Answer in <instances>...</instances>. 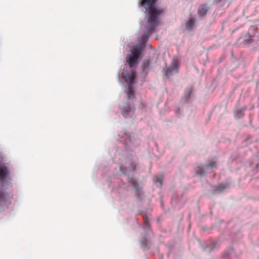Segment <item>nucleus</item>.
<instances>
[{"label": "nucleus", "instance_id": "nucleus-19", "mask_svg": "<svg viewBox=\"0 0 259 259\" xmlns=\"http://www.w3.org/2000/svg\"><path fill=\"white\" fill-rule=\"evenodd\" d=\"M135 166H134L133 167V170H135Z\"/></svg>", "mask_w": 259, "mask_h": 259}, {"label": "nucleus", "instance_id": "nucleus-12", "mask_svg": "<svg viewBox=\"0 0 259 259\" xmlns=\"http://www.w3.org/2000/svg\"><path fill=\"white\" fill-rule=\"evenodd\" d=\"M141 53V50L140 49L136 48L132 50V54L133 57H135L138 59L139 56Z\"/></svg>", "mask_w": 259, "mask_h": 259}, {"label": "nucleus", "instance_id": "nucleus-17", "mask_svg": "<svg viewBox=\"0 0 259 259\" xmlns=\"http://www.w3.org/2000/svg\"><path fill=\"white\" fill-rule=\"evenodd\" d=\"M191 92H192V89H189L188 90V97H189L190 96V94H191ZM189 97H188V98Z\"/></svg>", "mask_w": 259, "mask_h": 259}, {"label": "nucleus", "instance_id": "nucleus-4", "mask_svg": "<svg viewBox=\"0 0 259 259\" xmlns=\"http://www.w3.org/2000/svg\"><path fill=\"white\" fill-rule=\"evenodd\" d=\"M179 68V62L177 60H173L171 64L167 68V71L165 73V75L168 77L170 75H172L175 73H177L178 71Z\"/></svg>", "mask_w": 259, "mask_h": 259}, {"label": "nucleus", "instance_id": "nucleus-3", "mask_svg": "<svg viewBox=\"0 0 259 259\" xmlns=\"http://www.w3.org/2000/svg\"><path fill=\"white\" fill-rule=\"evenodd\" d=\"M8 175V171L7 167L0 165V205L5 201L7 197V194L2 190V188L3 186V181L7 177Z\"/></svg>", "mask_w": 259, "mask_h": 259}, {"label": "nucleus", "instance_id": "nucleus-13", "mask_svg": "<svg viewBox=\"0 0 259 259\" xmlns=\"http://www.w3.org/2000/svg\"><path fill=\"white\" fill-rule=\"evenodd\" d=\"M133 187L136 191H140L141 187L139 185L137 182L133 181Z\"/></svg>", "mask_w": 259, "mask_h": 259}, {"label": "nucleus", "instance_id": "nucleus-18", "mask_svg": "<svg viewBox=\"0 0 259 259\" xmlns=\"http://www.w3.org/2000/svg\"><path fill=\"white\" fill-rule=\"evenodd\" d=\"M222 0H215V2L217 3L221 2Z\"/></svg>", "mask_w": 259, "mask_h": 259}, {"label": "nucleus", "instance_id": "nucleus-2", "mask_svg": "<svg viewBox=\"0 0 259 259\" xmlns=\"http://www.w3.org/2000/svg\"><path fill=\"white\" fill-rule=\"evenodd\" d=\"M124 79L125 82L128 85V92H127L128 99H130L132 97H134V90L133 88V84L136 77V73L135 71L132 70L131 72H127L124 74Z\"/></svg>", "mask_w": 259, "mask_h": 259}, {"label": "nucleus", "instance_id": "nucleus-16", "mask_svg": "<svg viewBox=\"0 0 259 259\" xmlns=\"http://www.w3.org/2000/svg\"><path fill=\"white\" fill-rule=\"evenodd\" d=\"M216 165L215 162H212L209 163V164L207 166V167H214Z\"/></svg>", "mask_w": 259, "mask_h": 259}, {"label": "nucleus", "instance_id": "nucleus-7", "mask_svg": "<svg viewBox=\"0 0 259 259\" xmlns=\"http://www.w3.org/2000/svg\"><path fill=\"white\" fill-rule=\"evenodd\" d=\"M143 71L147 73L150 70V63L149 60H145L143 63Z\"/></svg>", "mask_w": 259, "mask_h": 259}, {"label": "nucleus", "instance_id": "nucleus-9", "mask_svg": "<svg viewBox=\"0 0 259 259\" xmlns=\"http://www.w3.org/2000/svg\"><path fill=\"white\" fill-rule=\"evenodd\" d=\"M153 181L158 186L161 187L162 185V177L159 176H154L153 177Z\"/></svg>", "mask_w": 259, "mask_h": 259}, {"label": "nucleus", "instance_id": "nucleus-8", "mask_svg": "<svg viewBox=\"0 0 259 259\" xmlns=\"http://www.w3.org/2000/svg\"><path fill=\"white\" fill-rule=\"evenodd\" d=\"M122 114L123 116L126 117L130 111V107L127 103H126L124 106L122 108Z\"/></svg>", "mask_w": 259, "mask_h": 259}, {"label": "nucleus", "instance_id": "nucleus-15", "mask_svg": "<svg viewBox=\"0 0 259 259\" xmlns=\"http://www.w3.org/2000/svg\"><path fill=\"white\" fill-rule=\"evenodd\" d=\"M226 188V186L223 185H220L219 186H218L215 189V191L218 192H221L225 188Z\"/></svg>", "mask_w": 259, "mask_h": 259}, {"label": "nucleus", "instance_id": "nucleus-1", "mask_svg": "<svg viewBox=\"0 0 259 259\" xmlns=\"http://www.w3.org/2000/svg\"><path fill=\"white\" fill-rule=\"evenodd\" d=\"M156 1V0L142 1V6L145 8L146 11H148L149 15L147 21L148 26L142 37V41L144 44L146 43L148 37L154 32L155 28L157 26L156 21L163 12V10L157 8L155 4Z\"/></svg>", "mask_w": 259, "mask_h": 259}, {"label": "nucleus", "instance_id": "nucleus-10", "mask_svg": "<svg viewBox=\"0 0 259 259\" xmlns=\"http://www.w3.org/2000/svg\"><path fill=\"white\" fill-rule=\"evenodd\" d=\"M246 108L243 107L235 111L234 113L236 116L240 117L244 115L243 112L245 110Z\"/></svg>", "mask_w": 259, "mask_h": 259}, {"label": "nucleus", "instance_id": "nucleus-5", "mask_svg": "<svg viewBox=\"0 0 259 259\" xmlns=\"http://www.w3.org/2000/svg\"><path fill=\"white\" fill-rule=\"evenodd\" d=\"M138 58L128 55L126 57V61L131 68H132L137 62Z\"/></svg>", "mask_w": 259, "mask_h": 259}, {"label": "nucleus", "instance_id": "nucleus-11", "mask_svg": "<svg viewBox=\"0 0 259 259\" xmlns=\"http://www.w3.org/2000/svg\"><path fill=\"white\" fill-rule=\"evenodd\" d=\"M195 23V19H192L189 20L186 24L187 28L188 29H191L193 28V27L194 26Z\"/></svg>", "mask_w": 259, "mask_h": 259}, {"label": "nucleus", "instance_id": "nucleus-6", "mask_svg": "<svg viewBox=\"0 0 259 259\" xmlns=\"http://www.w3.org/2000/svg\"><path fill=\"white\" fill-rule=\"evenodd\" d=\"M209 8L206 5H201L198 10V14L200 16H203L207 13Z\"/></svg>", "mask_w": 259, "mask_h": 259}, {"label": "nucleus", "instance_id": "nucleus-14", "mask_svg": "<svg viewBox=\"0 0 259 259\" xmlns=\"http://www.w3.org/2000/svg\"><path fill=\"white\" fill-rule=\"evenodd\" d=\"M143 219L145 223V228L148 229L150 227V225L148 217L147 215H144L143 217Z\"/></svg>", "mask_w": 259, "mask_h": 259}]
</instances>
